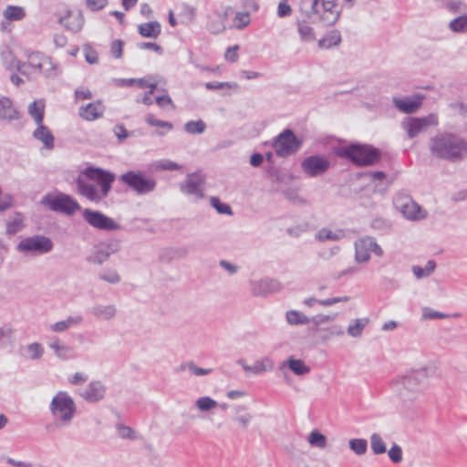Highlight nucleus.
I'll return each mask as SVG.
<instances>
[{
    "instance_id": "obj_1",
    "label": "nucleus",
    "mask_w": 467,
    "mask_h": 467,
    "mask_svg": "<svg viewBox=\"0 0 467 467\" xmlns=\"http://www.w3.org/2000/svg\"><path fill=\"white\" fill-rule=\"evenodd\" d=\"M115 179L113 172L88 166L76 179L77 192L91 202H99L109 195Z\"/></svg>"
},
{
    "instance_id": "obj_2",
    "label": "nucleus",
    "mask_w": 467,
    "mask_h": 467,
    "mask_svg": "<svg viewBox=\"0 0 467 467\" xmlns=\"http://www.w3.org/2000/svg\"><path fill=\"white\" fill-rule=\"evenodd\" d=\"M429 150L433 157L451 162H459L467 158V141L451 132L431 138Z\"/></svg>"
},
{
    "instance_id": "obj_3",
    "label": "nucleus",
    "mask_w": 467,
    "mask_h": 467,
    "mask_svg": "<svg viewBox=\"0 0 467 467\" xmlns=\"http://www.w3.org/2000/svg\"><path fill=\"white\" fill-rule=\"evenodd\" d=\"M334 153L358 167L373 166L381 159L380 150L369 144L351 143L345 147H337Z\"/></svg>"
},
{
    "instance_id": "obj_4",
    "label": "nucleus",
    "mask_w": 467,
    "mask_h": 467,
    "mask_svg": "<svg viewBox=\"0 0 467 467\" xmlns=\"http://www.w3.org/2000/svg\"><path fill=\"white\" fill-rule=\"evenodd\" d=\"M428 379L427 369L411 370L393 382L395 390L404 401H411L423 390Z\"/></svg>"
},
{
    "instance_id": "obj_5",
    "label": "nucleus",
    "mask_w": 467,
    "mask_h": 467,
    "mask_svg": "<svg viewBox=\"0 0 467 467\" xmlns=\"http://www.w3.org/2000/svg\"><path fill=\"white\" fill-rule=\"evenodd\" d=\"M119 180L137 195H147L153 192L157 187V181L151 175L140 170H130L122 173Z\"/></svg>"
},
{
    "instance_id": "obj_6",
    "label": "nucleus",
    "mask_w": 467,
    "mask_h": 467,
    "mask_svg": "<svg viewBox=\"0 0 467 467\" xmlns=\"http://www.w3.org/2000/svg\"><path fill=\"white\" fill-rule=\"evenodd\" d=\"M50 412L63 426L70 424L76 414V404L73 399L65 391H59L50 402Z\"/></svg>"
},
{
    "instance_id": "obj_7",
    "label": "nucleus",
    "mask_w": 467,
    "mask_h": 467,
    "mask_svg": "<svg viewBox=\"0 0 467 467\" xmlns=\"http://www.w3.org/2000/svg\"><path fill=\"white\" fill-rule=\"evenodd\" d=\"M52 249L53 242L45 235H34L24 238L16 245L18 252L34 256L47 254Z\"/></svg>"
},
{
    "instance_id": "obj_8",
    "label": "nucleus",
    "mask_w": 467,
    "mask_h": 467,
    "mask_svg": "<svg viewBox=\"0 0 467 467\" xmlns=\"http://www.w3.org/2000/svg\"><path fill=\"white\" fill-rule=\"evenodd\" d=\"M41 203L47 205L51 211L67 215H73L77 211L81 210V206L72 196L62 192L55 196L43 197Z\"/></svg>"
},
{
    "instance_id": "obj_9",
    "label": "nucleus",
    "mask_w": 467,
    "mask_h": 467,
    "mask_svg": "<svg viewBox=\"0 0 467 467\" xmlns=\"http://www.w3.org/2000/svg\"><path fill=\"white\" fill-rule=\"evenodd\" d=\"M394 206L408 220L419 221L427 216V212L414 202L410 195L404 192H399L395 196Z\"/></svg>"
},
{
    "instance_id": "obj_10",
    "label": "nucleus",
    "mask_w": 467,
    "mask_h": 467,
    "mask_svg": "<svg viewBox=\"0 0 467 467\" xmlns=\"http://www.w3.org/2000/svg\"><path fill=\"white\" fill-rule=\"evenodd\" d=\"M299 140L295 133L286 129L274 139L273 147L280 157H286L296 152L301 147Z\"/></svg>"
},
{
    "instance_id": "obj_11",
    "label": "nucleus",
    "mask_w": 467,
    "mask_h": 467,
    "mask_svg": "<svg viewBox=\"0 0 467 467\" xmlns=\"http://www.w3.org/2000/svg\"><path fill=\"white\" fill-rule=\"evenodd\" d=\"M437 119V116L434 114L422 118L408 117L402 120L401 127L407 132L408 138L413 139L429 127L436 125Z\"/></svg>"
},
{
    "instance_id": "obj_12",
    "label": "nucleus",
    "mask_w": 467,
    "mask_h": 467,
    "mask_svg": "<svg viewBox=\"0 0 467 467\" xmlns=\"http://www.w3.org/2000/svg\"><path fill=\"white\" fill-rule=\"evenodd\" d=\"M82 215L84 220L93 228L103 231H115L120 229V225L118 223L99 211L84 209Z\"/></svg>"
},
{
    "instance_id": "obj_13",
    "label": "nucleus",
    "mask_w": 467,
    "mask_h": 467,
    "mask_svg": "<svg viewBox=\"0 0 467 467\" xmlns=\"http://www.w3.org/2000/svg\"><path fill=\"white\" fill-rule=\"evenodd\" d=\"M330 168V161L324 155H311L301 162V169L308 177H318L325 174Z\"/></svg>"
},
{
    "instance_id": "obj_14",
    "label": "nucleus",
    "mask_w": 467,
    "mask_h": 467,
    "mask_svg": "<svg viewBox=\"0 0 467 467\" xmlns=\"http://www.w3.org/2000/svg\"><path fill=\"white\" fill-rule=\"evenodd\" d=\"M180 190L186 195L193 196L195 201L204 198V178L199 173L188 174L185 181L181 182Z\"/></svg>"
},
{
    "instance_id": "obj_15",
    "label": "nucleus",
    "mask_w": 467,
    "mask_h": 467,
    "mask_svg": "<svg viewBox=\"0 0 467 467\" xmlns=\"http://www.w3.org/2000/svg\"><path fill=\"white\" fill-rule=\"evenodd\" d=\"M282 288L281 284L276 280L265 277L249 282V289L254 296L265 297L271 294L279 292Z\"/></svg>"
},
{
    "instance_id": "obj_16",
    "label": "nucleus",
    "mask_w": 467,
    "mask_h": 467,
    "mask_svg": "<svg viewBox=\"0 0 467 467\" xmlns=\"http://www.w3.org/2000/svg\"><path fill=\"white\" fill-rule=\"evenodd\" d=\"M28 65L47 77H50L54 70L51 58L40 52H32L28 55Z\"/></svg>"
},
{
    "instance_id": "obj_17",
    "label": "nucleus",
    "mask_w": 467,
    "mask_h": 467,
    "mask_svg": "<svg viewBox=\"0 0 467 467\" xmlns=\"http://www.w3.org/2000/svg\"><path fill=\"white\" fill-rule=\"evenodd\" d=\"M106 392V388L99 380H93L79 391L80 397L89 403H96L101 400Z\"/></svg>"
},
{
    "instance_id": "obj_18",
    "label": "nucleus",
    "mask_w": 467,
    "mask_h": 467,
    "mask_svg": "<svg viewBox=\"0 0 467 467\" xmlns=\"http://www.w3.org/2000/svg\"><path fill=\"white\" fill-rule=\"evenodd\" d=\"M323 13L320 15V20L327 26H334L340 18L342 9L338 4L321 3Z\"/></svg>"
},
{
    "instance_id": "obj_19",
    "label": "nucleus",
    "mask_w": 467,
    "mask_h": 467,
    "mask_svg": "<svg viewBox=\"0 0 467 467\" xmlns=\"http://www.w3.org/2000/svg\"><path fill=\"white\" fill-rule=\"evenodd\" d=\"M421 97L418 98H404V99H393L395 107L401 112L411 114L416 112L421 106Z\"/></svg>"
},
{
    "instance_id": "obj_20",
    "label": "nucleus",
    "mask_w": 467,
    "mask_h": 467,
    "mask_svg": "<svg viewBox=\"0 0 467 467\" xmlns=\"http://www.w3.org/2000/svg\"><path fill=\"white\" fill-rule=\"evenodd\" d=\"M104 108L101 102H91L79 108L78 115L83 119L92 121L102 117Z\"/></svg>"
},
{
    "instance_id": "obj_21",
    "label": "nucleus",
    "mask_w": 467,
    "mask_h": 467,
    "mask_svg": "<svg viewBox=\"0 0 467 467\" xmlns=\"http://www.w3.org/2000/svg\"><path fill=\"white\" fill-rule=\"evenodd\" d=\"M371 237L366 236L355 243V259L358 263L369 260L371 252Z\"/></svg>"
},
{
    "instance_id": "obj_22",
    "label": "nucleus",
    "mask_w": 467,
    "mask_h": 467,
    "mask_svg": "<svg viewBox=\"0 0 467 467\" xmlns=\"http://www.w3.org/2000/svg\"><path fill=\"white\" fill-rule=\"evenodd\" d=\"M285 368L296 376H305L310 372V368L302 359L295 358L292 356L281 363L279 369L284 370Z\"/></svg>"
},
{
    "instance_id": "obj_23",
    "label": "nucleus",
    "mask_w": 467,
    "mask_h": 467,
    "mask_svg": "<svg viewBox=\"0 0 467 467\" xmlns=\"http://www.w3.org/2000/svg\"><path fill=\"white\" fill-rule=\"evenodd\" d=\"M37 128L33 132V137L40 140L44 147L47 150H53L55 147V137L50 131V130L45 126L43 123L36 124Z\"/></svg>"
},
{
    "instance_id": "obj_24",
    "label": "nucleus",
    "mask_w": 467,
    "mask_h": 467,
    "mask_svg": "<svg viewBox=\"0 0 467 467\" xmlns=\"http://www.w3.org/2000/svg\"><path fill=\"white\" fill-rule=\"evenodd\" d=\"M58 22L67 30L73 33H77L82 29L84 25V17L80 13L76 16H72V13L69 11L67 16L60 17Z\"/></svg>"
},
{
    "instance_id": "obj_25",
    "label": "nucleus",
    "mask_w": 467,
    "mask_h": 467,
    "mask_svg": "<svg viewBox=\"0 0 467 467\" xmlns=\"http://www.w3.org/2000/svg\"><path fill=\"white\" fill-rule=\"evenodd\" d=\"M20 118L19 112L13 107L12 100L7 97L0 98V119L16 120Z\"/></svg>"
},
{
    "instance_id": "obj_26",
    "label": "nucleus",
    "mask_w": 467,
    "mask_h": 467,
    "mask_svg": "<svg viewBox=\"0 0 467 467\" xmlns=\"http://www.w3.org/2000/svg\"><path fill=\"white\" fill-rule=\"evenodd\" d=\"M89 313L98 319L110 320L117 314L115 305H96L89 309Z\"/></svg>"
},
{
    "instance_id": "obj_27",
    "label": "nucleus",
    "mask_w": 467,
    "mask_h": 467,
    "mask_svg": "<svg viewBox=\"0 0 467 467\" xmlns=\"http://www.w3.org/2000/svg\"><path fill=\"white\" fill-rule=\"evenodd\" d=\"M189 254V249L186 246L181 247H169L164 249L160 254V258L164 262H171L172 260H178L187 257Z\"/></svg>"
},
{
    "instance_id": "obj_28",
    "label": "nucleus",
    "mask_w": 467,
    "mask_h": 467,
    "mask_svg": "<svg viewBox=\"0 0 467 467\" xmlns=\"http://www.w3.org/2000/svg\"><path fill=\"white\" fill-rule=\"evenodd\" d=\"M83 317L79 315L67 317V319L56 322L50 326V330L53 332L61 333L67 329L80 325Z\"/></svg>"
},
{
    "instance_id": "obj_29",
    "label": "nucleus",
    "mask_w": 467,
    "mask_h": 467,
    "mask_svg": "<svg viewBox=\"0 0 467 467\" xmlns=\"http://www.w3.org/2000/svg\"><path fill=\"white\" fill-rule=\"evenodd\" d=\"M341 41L342 37L340 32L337 29H333L318 41L317 46L321 49H329L339 46Z\"/></svg>"
},
{
    "instance_id": "obj_30",
    "label": "nucleus",
    "mask_w": 467,
    "mask_h": 467,
    "mask_svg": "<svg viewBox=\"0 0 467 467\" xmlns=\"http://www.w3.org/2000/svg\"><path fill=\"white\" fill-rule=\"evenodd\" d=\"M49 348H52L58 358L70 359L74 358V350L71 347L60 342L58 338H53L49 343Z\"/></svg>"
},
{
    "instance_id": "obj_31",
    "label": "nucleus",
    "mask_w": 467,
    "mask_h": 467,
    "mask_svg": "<svg viewBox=\"0 0 467 467\" xmlns=\"http://www.w3.org/2000/svg\"><path fill=\"white\" fill-rule=\"evenodd\" d=\"M138 31L143 37L155 39L161 35V26L158 21H152L139 25Z\"/></svg>"
},
{
    "instance_id": "obj_32",
    "label": "nucleus",
    "mask_w": 467,
    "mask_h": 467,
    "mask_svg": "<svg viewBox=\"0 0 467 467\" xmlns=\"http://www.w3.org/2000/svg\"><path fill=\"white\" fill-rule=\"evenodd\" d=\"M274 367L273 361L269 358H264L254 362L253 366L244 365V370L246 373L261 374L265 371L271 370Z\"/></svg>"
},
{
    "instance_id": "obj_33",
    "label": "nucleus",
    "mask_w": 467,
    "mask_h": 467,
    "mask_svg": "<svg viewBox=\"0 0 467 467\" xmlns=\"http://www.w3.org/2000/svg\"><path fill=\"white\" fill-rule=\"evenodd\" d=\"M28 114L34 119L36 124L43 123L45 114V102L40 99L33 101L28 106Z\"/></svg>"
},
{
    "instance_id": "obj_34",
    "label": "nucleus",
    "mask_w": 467,
    "mask_h": 467,
    "mask_svg": "<svg viewBox=\"0 0 467 467\" xmlns=\"http://www.w3.org/2000/svg\"><path fill=\"white\" fill-rule=\"evenodd\" d=\"M266 174L268 179L276 183H285L292 181V175L286 172L281 171L279 169L270 166Z\"/></svg>"
},
{
    "instance_id": "obj_35",
    "label": "nucleus",
    "mask_w": 467,
    "mask_h": 467,
    "mask_svg": "<svg viewBox=\"0 0 467 467\" xmlns=\"http://www.w3.org/2000/svg\"><path fill=\"white\" fill-rule=\"evenodd\" d=\"M345 236L343 230H337V232H333L327 228H322L319 230L316 235V238L320 242L325 241H337Z\"/></svg>"
},
{
    "instance_id": "obj_36",
    "label": "nucleus",
    "mask_w": 467,
    "mask_h": 467,
    "mask_svg": "<svg viewBox=\"0 0 467 467\" xmlns=\"http://www.w3.org/2000/svg\"><path fill=\"white\" fill-rule=\"evenodd\" d=\"M109 252H106L102 246L97 247L88 256L86 257L87 262L93 265H102L109 260Z\"/></svg>"
},
{
    "instance_id": "obj_37",
    "label": "nucleus",
    "mask_w": 467,
    "mask_h": 467,
    "mask_svg": "<svg viewBox=\"0 0 467 467\" xmlns=\"http://www.w3.org/2000/svg\"><path fill=\"white\" fill-rule=\"evenodd\" d=\"M436 263L432 260L427 262L425 267L419 265L412 266V273L418 279L430 276L435 270Z\"/></svg>"
},
{
    "instance_id": "obj_38",
    "label": "nucleus",
    "mask_w": 467,
    "mask_h": 467,
    "mask_svg": "<svg viewBox=\"0 0 467 467\" xmlns=\"http://www.w3.org/2000/svg\"><path fill=\"white\" fill-rule=\"evenodd\" d=\"M368 324V318H358L350 324L347 329L348 334L353 337H359L362 335L363 329Z\"/></svg>"
},
{
    "instance_id": "obj_39",
    "label": "nucleus",
    "mask_w": 467,
    "mask_h": 467,
    "mask_svg": "<svg viewBox=\"0 0 467 467\" xmlns=\"http://www.w3.org/2000/svg\"><path fill=\"white\" fill-rule=\"evenodd\" d=\"M4 16L9 21H19L26 16V12L21 6L8 5L4 11Z\"/></svg>"
},
{
    "instance_id": "obj_40",
    "label": "nucleus",
    "mask_w": 467,
    "mask_h": 467,
    "mask_svg": "<svg viewBox=\"0 0 467 467\" xmlns=\"http://www.w3.org/2000/svg\"><path fill=\"white\" fill-rule=\"evenodd\" d=\"M285 317L287 323L293 326L306 325L310 322L309 317L296 310L287 311Z\"/></svg>"
},
{
    "instance_id": "obj_41",
    "label": "nucleus",
    "mask_w": 467,
    "mask_h": 467,
    "mask_svg": "<svg viewBox=\"0 0 467 467\" xmlns=\"http://www.w3.org/2000/svg\"><path fill=\"white\" fill-rule=\"evenodd\" d=\"M234 410L236 416L234 420L237 421L243 429H246L253 419L252 414L245 412L246 408L244 406H237Z\"/></svg>"
},
{
    "instance_id": "obj_42",
    "label": "nucleus",
    "mask_w": 467,
    "mask_h": 467,
    "mask_svg": "<svg viewBox=\"0 0 467 467\" xmlns=\"http://www.w3.org/2000/svg\"><path fill=\"white\" fill-rule=\"evenodd\" d=\"M370 447L374 454H383L387 451L386 443L379 433H372L370 436Z\"/></svg>"
},
{
    "instance_id": "obj_43",
    "label": "nucleus",
    "mask_w": 467,
    "mask_h": 467,
    "mask_svg": "<svg viewBox=\"0 0 467 467\" xmlns=\"http://www.w3.org/2000/svg\"><path fill=\"white\" fill-rule=\"evenodd\" d=\"M307 441L312 447L323 449L327 446V437L317 430L310 432Z\"/></svg>"
},
{
    "instance_id": "obj_44",
    "label": "nucleus",
    "mask_w": 467,
    "mask_h": 467,
    "mask_svg": "<svg viewBox=\"0 0 467 467\" xmlns=\"http://www.w3.org/2000/svg\"><path fill=\"white\" fill-rule=\"evenodd\" d=\"M297 27L302 40L311 42L316 39L313 27L308 26L305 21H299Z\"/></svg>"
},
{
    "instance_id": "obj_45",
    "label": "nucleus",
    "mask_w": 467,
    "mask_h": 467,
    "mask_svg": "<svg viewBox=\"0 0 467 467\" xmlns=\"http://www.w3.org/2000/svg\"><path fill=\"white\" fill-rule=\"evenodd\" d=\"M206 129L203 120H190L184 124V130L189 134H202Z\"/></svg>"
},
{
    "instance_id": "obj_46",
    "label": "nucleus",
    "mask_w": 467,
    "mask_h": 467,
    "mask_svg": "<svg viewBox=\"0 0 467 467\" xmlns=\"http://www.w3.org/2000/svg\"><path fill=\"white\" fill-rule=\"evenodd\" d=\"M195 406L198 408V410L200 411L207 412V411H210L211 410L216 408L218 406V403L213 399H212L208 396H204V397L199 398L195 401Z\"/></svg>"
},
{
    "instance_id": "obj_47",
    "label": "nucleus",
    "mask_w": 467,
    "mask_h": 467,
    "mask_svg": "<svg viewBox=\"0 0 467 467\" xmlns=\"http://www.w3.org/2000/svg\"><path fill=\"white\" fill-rule=\"evenodd\" d=\"M348 446L357 455H363L368 451V441L365 439H351L348 441Z\"/></svg>"
},
{
    "instance_id": "obj_48",
    "label": "nucleus",
    "mask_w": 467,
    "mask_h": 467,
    "mask_svg": "<svg viewBox=\"0 0 467 467\" xmlns=\"http://www.w3.org/2000/svg\"><path fill=\"white\" fill-rule=\"evenodd\" d=\"M210 203L217 211L218 213L233 215V210L231 206L227 203L222 202L218 197H210Z\"/></svg>"
},
{
    "instance_id": "obj_49",
    "label": "nucleus",
    "mask_w": 467,
    "mask_h": 467,
    "mask_svg": "<svg viewBox=\"0 0 467 467\" xmlns=\"http://www.w3.org/2000/svg\"><path fill=\"white\" fill-rule=\"evenodd\" d=\"M99 279L115 285L120 282V275L119 273L114 269H105L99 275Z\"/></svg>"
},
{
    "instance_id": "obj_50",
    "label": "nucleus",
    "mask_w": 467,
    "mask_h": 467,
    "mask_svg": "<svg viewBox=\"0 0 467 467\" xmlns=\"http://www.w3.org/2000/svg\"><path fill=\"white\" fill-rule=\"evenodd\" d=\"M450 28L453 32H467V16H461L450 22Z\"/></svg>"
},
{
    "instance_id": "obj_51",
    "label": "nucleus",
    "mask_w": 467,
    "mask_h": 467,
    "mask_svg": "<svg viewBox=\"0 0 467 467\" xmlns=\"http://www.w3.org/2000/svg\"><path fill=\"white\" fill-rule=\"evenodd\" d=\"M156 171H177L182 168L178 163L170 160H161L153 164Z\"/></svg>"
},
{
    "instance_id": "obj_52",
    "label": "nucleus",
    "mask_w": 467,
    "mask_h": 467,
    "mask_svg": "<svg viewBox=\"0 0 467 467\" xmlns=\"http://www.w3.org/2000/svg\"><path fill=\"white\" fill-rule=\"evenodd\" d=\"M26 352L31 359H39L43 356L44 348L39 343H31L26 347Z\"/></svg>"
},
{
    "instance_id": "obj_53",
    "label": "nucleus",
    "mask_w": 467,
    "mask_h": 467,
    "mask_svg": "<svg viewBox=\"0 0 467 467\" xmlns=\"http://www.w3.org/2000/svg\"><path fill=\"white\" fill-rule=\"evenodd\" d=\"M250 14L249 11L238 12L234 16L235 27L243 29L250 24Z\"/></svg>"
},
{
    "instance_id": "obj_54",
    "label": "nucleus",
    "mask_w": 467,
    "mask_h": 467,
    "mask_svg": "<svg viewBox=\"0 0 467 467\" xmlns=\"http://www.w3.org/2000/svg\"><path fill=\"white\" fill-rule=\"evenodd\" d=\"M118 435L122 439L135 440L136 435L132 428L123 424L117 425Z\"/></svg>"
},
{
    "instance_id": "obj_55",
    "label": "nucleus",
    "mask_w": 467,
    "mask_h": 467,
    "mask_svg": "<svg viewBox=\"0 0 467 467\" xmlns=\"http://www.w3.org/2000/svg\"><path fill=\"white\" fill-rule=\"evenodd\" d=\"M185 367H187L190 369V371L195 376H205L210 374L212 371L211 368H202L197 367L192 361H190L185 365H182L181 368L183 369Z\"/></svg>"
},
{
    "instance_id": "obj_56",
    "label": "nucleus",
    "mask_w": 467,
    "mask_h": 467,
    "mask_svg": "<svg viewBox=\"0 0 467 467\" xmlns=\"http://www.w3.org/2000/svg\"><path fill=\"white\" fill-rule=\"evenodd\" d=\"M205 88L209 90H216L223 88H238V84L235 82H207Z\"/></svg>"
},
{
    "instance_id": "obj_57",
    "label": "nucleus",
    "mask_w": 467,
    "mask_h": 467,
    "mask_svg": "<svg viewBox=\"0 0 467 467\" xmlns=\"http://www.w3.org/2000/svg\"><path fill=\"white\" fill-rule=\"evenodd\" d=\"M422 317L423 319H443L448 317V315L441 312H438L430 307H424L422 309Z\"/></svg>"
},
{
    "instance_id": "obj_58",
    "label": "nucleus",
    "mask_w": 467,
    "mask_h": 467,
    "mask_svg": "<svg viewBox=\"0 0 467 467\" xmlns=\"http://www.w3.org/2000/svg\"><path fill=\"white\" fill-rule=\"evenodd\" d=\"M389 459L394 463H399L402 461V450L401 447L398 444H393V446L388 451Z\"/></svg>"
},
{
    "instance_id": "obj_59",
    "label": "nucleus",
    "mask_w": 467,
    "mask_h": 467,
    "mask_svg": "<svg viewBox=\"0 0 467 467\" xmlns=\"http://www.w3.org/2000/svg\"><path fill=\"white\" fill-rule=\"evenodd\" d=\"M124 42L120 39L114 40L110 46V53L115 58L122 57Z\"/></svg>"
},
{
    "instance_id": "obj_60",
    "label": "nucleus",
    "mask_w": 467,
    "mask_h": 467,
    "mask_svg": "<svg viewBox=\"0 0 467 467\" xmlns=\"http://www.w3.org/2000/svg\"><path fill=\"white\" fill-rule=\"evenodd\" d=\"M23 227V223L21 219H15L12 222H8L6 223V234L9 235H13L20 231Z\"/></svg>"
},
{
    "instance_id": "obj_61",
    "label": "nucleus",
    "mask_w": 467,
    "mask_h": 467,
    "mask_svg": "<svg viewBox=\"0 0 467 467\" xmlns=\"http://www.w3.org/2000/svg\"><path fill=\"white\" fill-rule=\"evenodd\" d=\"M108 5V0H86V5L92 11L103 9Z\"/></svg>"
},
{
    "instance_id": "obj_62",
    "label": "nucleus",
    "mask_w": 467,
    "mask_h": 467,
    "mask_svg": "<svg viewBox=\"0 0 467 467\" xmlns=\"http://www.w3.org/2000/svg\"><path fill=\"white\" fill-rule=\"evenodd\" d=\"M86 61L89 64H96L99 60L98 53L90 47H84Z\"/></svg>"
},
{
    "instance_id": "obj_63",
    "label": "nucleus",
    "mask_w": 467,
    "mask_h": 467,
    "mask_svg": "<svg viewBox=\"0 0 467 467\" xmlns=\"http://www.w3.org/2000/svg\"><path fill=\"white\" fill-rule=\"evenodd\" d=\"M370 225L376 230H384L390 227V223L383 218H375L372 220Z\"/></svg>"
},
{
    "instance_id": "obj_64",
    "label": "nucleus",
    "mask_w": 467,
    "mask_h": 467,
    "mask_svg": "<svg viewBox=\"0 0 467 467\" xmlns=\"http://www.w3.org/2000/svg\"><path fill=\"white\" fill-rule=\"evenodd\" d=\"M114 133L119 141L124 140L130 135V133L126 130V128L122 124H117L114 127Z\"/></svg>"
}]
</instances>
